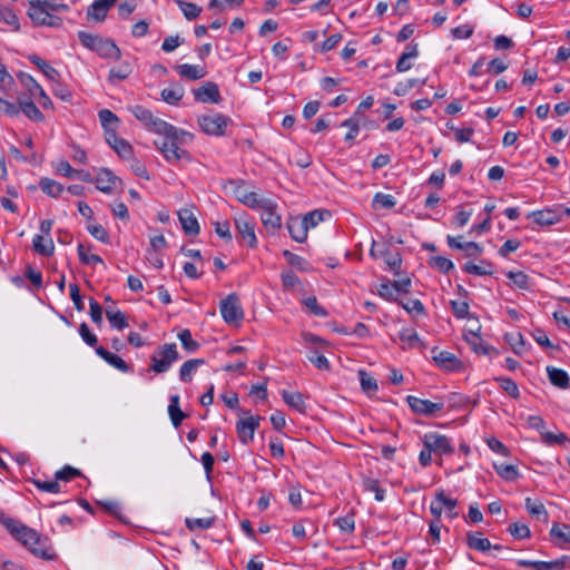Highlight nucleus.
Wrapping results in <instances>:
<instances>
[{"label": "nucleus", "instance_id": "nucleus-1", "mask_svg": "<svg viewBox=\"0 0 570 570\" xmlns=\"http://www.w3.org/2000/svg\"><path fill=\"white\" fill-rule=\"evenodd\" d=\"M78 39L83 47L104 59L118 60L121 57L119 47L110 39L86 31H78Z\"/></svg>", "mask_w": 570, "mask_h": 570}, {"label": "nucleus", "instance_id": "nucleus-2", "mask_svg": "<svg viewBox=\"0 0 570 570\" xmlns=\"http://www.w3.org/2000/svg\"><path fill=\"white\" fill-rule=\"evenodd\" d=\"M187 136H189L187 131L177 128V135L175 137L163 136L161 139L156 140L155 144L166 160L170 163L179 161L180 159L189 158L188 151L180 147V144L185 141V137Z\"/></svg>", "mask_w": 570, "mask_h": 570}, {"label": "nucleus", "instance_id": "nucleus-3", "mask_svg": "<svg viewBox=\"0 0 570 570\" xmlns=\"http://www.w3.org/2000/svg\"><path fill=\"white\" fill-rule=\"evenodd\" d=\"M178 358L179 354L176 344H164L157 353L151 355L150 370L155 373H165Z\"/></svg>", "mask_w": 570, "mask_h": 570}, {"label": "nucleus", "instance_id": "nucleus-4", "mask_svg": "<svg viewBox=\"0 0 570 570\" xmlns=\"http://www.w3.org/2000/svg\"><path fill=\"white\" fill-rule=\"evenodd\" d=\"M3 524L8 531L28 549L32 544L40 542L41 535L36 530L16 521L14 519H7Z\"/></svg>", "mask_w": 570, "mask_h": 570}, {"label": "nucleus", "instance_id": "nucleus-5", "mask_svg": "<svg viewBox=\"0 0 570 570\" xmlns=\"http://www.w3.org/2000/svg\"><path fill=\"white\" fill-rule=\"evenodd\" d=\"M219 311L227 324H236L244 318V312L236 294H229L220 301Z\"/></svg>", "mask_w": 570, "mask_h": 570}, {"label": "nucleus", "instance_id": "nucleus-6", "mask_svg": "<svg viewBox=\"0 0 570 570\" xmlns=\"http://www.w3.org/2000/svg\"><path fill=\"white\" fill-rule=\"evenodd\" d=\"M242 179H228L224 183V187H229L242 204L254 209L258 208L264 199H261L256 193L244 189Z\"/></svg>", "mask_w": 570, "mask_h": 570}, {"label": "nucleus", "instance_id": "nucleus-7", "mask_svg": "<svg viewBox=\"0 0 570 570\" xmlns=\"http://www.w3.org/2000/svg\"><path fill=\"white\" fill-rule=\"evenodd\" d=\"M229 122V118L219 112L204 115L198 118V124L202 130L208 135L223 136Z\"/></svg>", "mask_w": 570, "mask_h": 570}, {"label": "nucleus", "instance_id": "nucleus-8", "mask_svg": "<svg viewBox=\"0 0 570 570\" xmlns=\"http://www.w3.org/2000/svg\"><path fill=\"white\" fill-rule=\"evenodd\" d=\"M422 441L423 446L429 448L432 453L439 455H449L454 452L451 440L448 436L436 432L425 433Z\"/></svg>", "mask_w": 570, "mask_h": 570}, {"label": "nucleus", "instance_id": "nucleus-9", "mask_svg": "<svg viewBox=\"0 0 570 570\" xmlns=\"http://www.w3.org/2000/svg\"><path fill=\"white\" fill-rule=\"evenodd\" d=\"M277 205L269 199H264L257 209L261 210V220L271 233H276L282 226V218L276 213Z\"/></svg>", "mask_w": 570, "mask_h": 570}, {"label": "nucleus", "instance_id": "nucleus-10", "mask_svg": "<svg viewBox=\"0 0 570 570\" xmlns=\"http://www.w3.org/2000/svg\"><path fill=\"white\" fill-rule=\"evenodd\" d=\"M96 188L104 194H112L117 185H122L121 178L116 176L109 168L101 167L98 169L96 177L94 178Z\"/></svg>", "mask_w": 570, "mask_h": 570}, {"label": "nucleus", "instance_id": "nucleus-11", "mask_svg": "<svg viewBox=\"0 0 570 570\" xmlns=\"http://www.w3.org/2000/svg\"><path fill=\"white\" fill-rule=\"evenodd\" d=\"M262 417L259 415H249L246 419H242L236 423V432L239 441L247 445L254 440L255 431L259 426Z\"/></svg>", "mask_w": 570, "mask_h": 570}, {"label": "nucleus", "instance_id": "nucleus-12", "mask_svg": "<svg viewBox=\"0 0 570 570\" xmlns=\"http://www.w3.org/2000/svg\"><path fill=\"white\" fill-rule=\"evenodd\" d=\"M405 401L415 414L426 416L440 412L444 406L443 402H431L429 400H422L413 395H407Z\"/></svg>", "mask_w": 570, "mask_h": 570}, {"label": "nucleus", "instance_id": "nucleus-13", "mask_svg": "<svg viewBox=\"0 0 570 570\" xmlns=\"http://www.w3.org/2000/svg\"><path fill=\"white\" fill-rule=\"evenodd\" d=\"M570 563L569 556H562L553 561H532L520 559L517 564L524 568H533L534 570H564Z\"/></svg>", "mask_w": 570, "mask_h": 570}, {"label": "nucleus", "instance_id": "nucleus-14", "mask_svg": "<svg viewBox=\"0 0 570 570\" xmlns=\"http://www.w3.org/2000/svg\"><path fill=\"white\" fill-rule=\"evenodd\" d=\"M234 223L243 240H245L250 248H255L257 246V238L255 235L254 223L246 214L235 217Z\"/></svg>", "mask_w": 570, "mask_h": 570}, {"label": "nucleus", "instance_id": "nucleus-15", "mask_svg": "<svg viewBox=\"0 0 570 570\" xmlns=\"http://www.w3.org/2000/svg\"><path fill=\"white\" fill-rule=\"evenodd\" d=\"M197 101L204 104H218L222 100L218 85L214 81H207L203 86L193 90Z\"/></svg>", "mask_w": 570, "mask_h": 570}, {"label": "nucleus", "instance_id": "nucleus-16", "mask_svg": "<svg viewBox=\"0 0 570 570\" xmlns=\"http://www.w3.org/2000/svg\"><path fill=\"white\" fill-rule=\"evenodd\" d=\"M463 236H448L446 243L451 249L463 250L469 257H479L483 247L475 242H463Z\"/></svg>", "mask_w": 570, "mask_h": 570}, {"label": "nucleus", "instance_id": "nucleus-17", "mask_svg": "<svg viewBox=\"0 0 570 570\" xmlns=\"http://www.w3.org/2000/svg\"><path fill=\"white\" fill-rule=\"evenodd\" d=\"M528 218H532L540 226H549L561 220V213L557 208H546L529 213Z\"/></svg>", "mask_w": 570, "mask_h": 570}, {"label": "nucleus", "instance_id": "nucleus-18", "mask_svg": "<svg viewBox=\"0 0 570 570\" xmlns=\"http://www.w3.org/2000/svg\"><path fill=\"white\" fill-rule=\"evenodd\" d=\"M286 226L291 237L297 243H304L307 239V227L301 217H289Z\"/></svg>", "mask_w": 570, "mask_h": 570}, {"label": "nucleus", "instance_id": "nucleus-19", "mask_svg": "<svg viewBox=\"0 0 570 570\" xmlns=\"http://www.w3.org/2000/svg\"><path fill=\"white\" fill-rule=\"evenodd\" d=\"M435 363L443 370L453 372L461 367V361L451 352L441 351L433 355Z\"/></svg>", "mask_w": 570, "mask_h": 570}, {"label": "nucleus", "instance_id": "nucleus-20", "mask_svg": "<svg viewBox=\"0 0 570 570\" xmlns=\"http://www.w3.org/2000/svg\"><path fill=\"white\" fill-rule=\"evenodd\" d=\"M178 218L181 224V228L187 235L196 236L199 234L198 222L190 209H180L178 212Z\"/></svg>", "mask_w": 570, "mask_h": 570}, {"label": "nucleus", "instance_id": "nucleus-21", "mask_svg": "<svg viewBox=\"0 0 570 570\" xmlns=\"http://www.w3.org/2000/svg\"><path fill=\"white\" fill-rule=\"evenodd\" d=\"M117 0H95L87 11V16L96 21H104L108 10L114 7Z\"/></svg>", "mask_w": 570, "mask_h": 570}, {"label": "nucleus", "instance_id": "nucleus-22", "mask_svg": "<svg viewBox=\"0 0 570 570\" xmlns=\"http://www.w3.org/2000/svg\"><path fill=\"white\" fill-rule=\"evenodd\" d=\"M29 551L43 560H55L57 559V553L52 549L48 538L40 537V542H37L36 544H32L29 548Z\"/></svg>", "mask_w": 570, "mask_h": 570}, {"label": "nucleus", "instance_id": "nucleus-23", "mask_svg": "<svg viewBox=\"0 0 570 570\" xmlns=\"http://www.w3.org/2000/svg\"><path fill=\"white\" fill-rule=\"evenodd\" d=\"M180 77L186 78L188 80H199L203 79L207 75V70L204 66L198 65H177L175 67Z\"/></svg>", "mask_w": 570, "mask_h": 570}, {"label": "nucleus", "instance_id": "nucleus-24", "mask_svg": "<svg viewBox=\"0 0 570 570\" xmlns=\"http://www.w3.org/2000/svg\"><path fill=\"white\" fill-rule=\"evenodd\" d=\"M96 353L98 356H100L104 361H106L109 365L114 366L115 368L127 373L129 371V365L117 354H114L106 350L102 346L96 347Z\"/></svg>", "mask_w": 570, "mask_h": 570}, {"label": "nucleus", "instance_id": "nucleus-25", "mask_svg": "<svg viewBox=\"0 0 570 570\" xmlns=\"http://www.w3.org/2000/svg\"><path fill=\"white\" fill-rule=\"evenodd\" d=\"M551 540L557 546L570 543V525L567 523L554 522L550 529Z\"/></svg>", "mask_w": 570, "mask_h": 570}, {"label": "nucleus", "instance_id": "nucleus-26", "mask_svg": "<svg viewBox=\"0 0 570 570\" xmlns=\"http://www.w3.org/2000/svg\"><path fill=\"white\" fill-rule=\"evenodd\" d=\"M48 13L43 8V3H40V0L29 1L28 17L36 26H45Z\"/></svg>", "mask_w": 570, "mask_h": 570}, {"label": "nucleus", "instance_id": "nucleus-27", "mask_svg": "<svg viewBox=\"0 0 570 570\" xmlns=\"http://www.w3.org/2000/svg\"><path fill=\"white\" fill-rule=\"evenodd\" d=\"M29 61L41 70V72L51 81H57L60 78L59 71L53 68L48 61L37 55H30Z\"/></svg>", "mask_w": 570, "mask_h": 570}, {"label": "nucleus", "instance_id": "nucleus-28", "mask_svg": "<svg viewBox=\"0 0 570 570\" xmlns=\"http://www.w3.org/2000/svg\"><path fill=\"white\" fill-rule=\"evenodd\" d=\"M147 129L160 135L161 137H175L177 135V128L175 126L157 117L151 119L150 124L147 126Z\"/></svg>", "mask_w": 570, "mask_h": 570}, {"label": "nucleus", "instance_id": "nucleus-29", "mask_svg": "<svg viewBox=\"0 0 570 570\" xmlns=\"http://www.w3.org/2000/svg\"><path fill=\"white\" fill-rule=\"evenodd\" d=\"M283 401L292 409L299 413L306 412V403L304 401V396L301 392H288L286 390L282 391Z\"/></svg>", "mask_w": 570, "mask_h": 570}, {"label": "nucleus", "instance_id": "nucleus-30", "mask_svg": "<svg viewBox=\"0 0 570 570\" xmlns=\"http://www.w3.org/2000/svg\"><path fill=\"white\" fill-rule=\"evenodd\" d=\"M32 247L39 255L49 257L55 252V244L51 237L46 238L42 235H35L32 239Z\"/></svg>", "mask_w": 570, "mask_h": 570}, {"label": "nucleus", "instance_id": "nucleus-31", "mask_svg": "<svg viewBox=\"0 0 570 570\" xmlns=\"http://www.w3.org/2000/svg\"><path fill=\"white\" fill-rule=\"evenodd\" d=\"M18 105L20 107V111H22L30 120L36 122H41L45 120L43 114L35 105L33 101L18 98Z\"/></svg>", "mask_w": 570, "mask_h": 570}, {"label": "nucleus", "instance_id": "nucleus-32", "mask_svg": "<svg viewBox=\"0 0 570 570\" xmlns=\"http://www.w3.org/2000/svg\"><path fill=\"white\" fill-rule=\"evenodd\" d=\"M547 373L551 384L559 389H567L570 385V379L564 370L557 368L553 366L547 367Z\"/></svg>", "mask_w": 570, "mask_h": 570}, {"label": "nucleus", "instance_id": "nucleus-33", "mask_svg": "<svg viewBox=\"0 0 570 570\" xmlns=\"http://www.w3.org/2000/svg\"><path fill=\"white\" fill-rule=\"evenodd\" d=\"M205 364L204 358H191L183 363L179 370V379L181 382L188 383L193 380V374L200 365Z\"/></svg>", "mask_w": 570, "mask_h": 570}, {"label": "nucleus", "instance_id": "nucleus-34", "mask_svg": "<svg viewBox=\"0 0 570 570\" xmlns=\"http://www.w3.org/2000/svg\"><path fill=\"white\" fill-rule=\"evenodd\" d=\"M466 544L470 549L485 552L492 548L489 539L482 538L481 532H468Z\"/></svg>", "mask_w": 570, "mask_h": 570}, {"label": "nucleus", "instance_id": "nucleus-35", "mask_svg": "<svg viewBox=\"0 0 570 570\" xmlns=\"http://www.w3.org/2000/svg\"><path fill=\"white\" fill-rule=\"evenodd\" d=\"M527 511L542 522H548L549 513L542 502L527 498L525 501Z\"/></svg>", "mask_w": 570, "mask_h": 570}, {"label": "nucleus", "instance_id": "nucleus-36", "mask_svg": "<svg viewBox=\"0 0 570 570\" xmlns=\"http://www.w3.org/2000/svg\"><path fill=\"white\" fill-rule=\"evenodd\" d=\"M132 72V67L129 62L124 61L118 67L111 68L108 75L110 83L116 85L118 81L126 80Z\"/></svg>", "mask_w": 570, "mask_h": 570}, {"label": "nucleus", "instance_id": "nucleus-37", "mask_svg": "<svg viewBox=\"0 0 570 570\" xmlns=\"http://www.w3.org/2000/svg\"><path fill=\"white\" fill-rule=\"evenodd\" d=\"M168 414L175 428H178L186 417V414L179 409V395L175 394L170 396Z\"/></svg>", "mask_w": 570, "mask_h": 570}, {"label": "nucleus", "instance_id": "nucleus-38", "mask_svg": "<svg viewBox=\"0 0 570 570\" xmlns=\"http://www.w3.org/2000/svg\"><path fill=\"white\" fill-rule=\"evenodd\" d=\"M466 341L472 351L476 354L490 355L491 352L497 353L494 347L482 343V340L478 333L470 332V336H466Z\"/></svg>", "mask_w": 570, "mask_h": 570}, {"label": "nucleus", "instance_id": "nucleus-39", "mask_svg": "<svg viewBox=\"0 0 570 570\" xmlns=\"http://www.w3.org/2000/svg\"><path fill=\"white\" fill-rule=\"evenodd\" d=\"M39 187L45 194L53 198L59 197L63 191V186L60 183L48 177H42L39 180Z\"/></svg>", "mask_w": 570, "mask_h": 570}, {"label": "nucleus", "instance_id": "nucleus-40", "mask_svg": "<svg viewBox=\"0 0 570 570\" xmlns=\"http://www.w3.org/2000/svg\"><path fill=\"white\" fill-rule=\"evenodd\" d=\"M436 500L443 503V509L446 510V515L450 519H455L459 515L458 511L455 510L458 500L448 497L443 489L436 490Z\"/></svg>", "mask_w": 570, "mask_h": 570}, {"label": "nucleus", "instance_id": "nucleus-41", "mask_svg": "<svg viewBox=\"0 0 570 570\" xmlns=\"http://www.w3.org/2000/svg\"><path fill=\"white\" fill-rule=\"evenodd\" d=\"M98 117L105 131L116 130L120 124L119 118L109 109H101Z\"/></svg>", "mask_w": 570, "mask_h": 570}, {"label": "nucleus", "instance_id": "nucleus-42", "mask_svg": "<svg viewBox=\"0 0 570 570\" xmlns=\"http://www.w3.org/2000/svg\"><path fill=\"white\" fill-rule=\"evenodd\" d=\"M161 99L169 105H177L184 97V88L176 86L174 88H164L160 92Z\"/></svg>", "mask_w": 570, "mask_h": 570}, {"label": "nucleus", "instance_id": "nucleus-43", "mask_svg": "<svg viewBox=\"0 0 570 570\" xmlns=\"http://www.w3.org/2000/svg\"><path fill=\"white\" fill-rule=\"evenodd\" d=\"M215 523V517L210 518H186L185 525L188 530L209 529Z\"/></svg>", "mask_w": 570, "mask_h": 570}, {"label": "nucleus", "instance_id": "nucleus-44", "mask_svg": "<svg viewBox=\"0 0 570 570\" xmlns=\"http://www.w3.org/2000/svg\"><path fill=\"white\" fill-rule=\"evenodd\" d=\"M399 338L403 343L404 348H406V347L413 348V347L417 346L419 344H421V340L415 330L403 328L399 333Z\"/></svg>", "mask_w": 570, "mask_h": 570}, {"label": "nucleus", "instance_id": "nucleus-45", "mask_svg": "<svg viewBox=\"0 0 570 570\" xmlns=\"http://www.w3.org/2000/svg\"><path fill=\"white\" fill-rule=\"evenodd\" d=\"M494 381L500 384V387L508 393L512 399L518 400L520 397V391L517 383L510 379L504 376L494 377Z\"/></svg>", "mask_w": 570, "mask_h": 570}, {"label": "nucleus", "instance_id": "nucleus-46", "mask_svg": "<svg viewBox=\"0 0 570 570\" xmlns=\"http://www.w3.org/2000/svg\"><path fill=\"white\" fill-rule=\"evenodd\" d=\"M176 3L180 8L187 20L196 19L202 12V8L194 2H188L186 0H176Z\"/></svg>", "mask_w": 570, "mask_h": 570}, {"label": "nucleus", "instance_id": "nucleus-47", "mask_svg": "<svg viewBox=\"0 0 570 570\" xmlns=\"http://www.w3.org/2000/svg\"><path fill=\"white\" fill-rule=\"evenodd\" d=\"M325 215L328 216L330 213L327 210L315 209L301 217V219L305 223L307 230H309V228H314L323 222Z\"/></svg>", "mask_w": 570, "mask_h": 570}, {"label": "nucleus", "instance_id": "nucleus-48", "mask_svg": "<svg viewBox=\"0 0 570 570\" xmlns=\"http://www.w3.org/2000/svg\"><path fill=\"white\" fill-rule=\"evenodd\" d=\"M106 316L114 328L124 330L128 326L126 315L121 311L106 309Z\"/></svg>", "mask_w": 570, "mask_h": 570}, {"label": "nucleus", "instance_id": "nucleus-49", "mask_svg": "<svg viewBox=\"0 0 570 570\" xmlns=\"http://www.w3.org/2000/svg\"><path fill=\"white\" fill-rule=\"evenodd\" d=\"M504 340L515 354L521 355L523 353L524 337L520 332L507 333Z\"/></svg>", "mask_w": 570, "mask_h": 570}, {"label": "nucleus", "instance_id": "nucleus-50", "mask_svg": "<svg viewBox=\"0 0 570 570\" xmlns=\"http://www.w3.org/2000/svg\"><path fill=\"white\" fill-rule=\"evenodd\" d=\"M396 200L390 194L376 193L373 197V208L391 209L395 206Z\"/></svg>", "mask_w": 570, "mask_h": 570}, {"label": "nucleus", "instance_id": "nucleus-51", "mask_svg": "<svg viewBox=\"0 0 570 570\" xmlns=\"http://www.w3.org/2000/svg\"><path fill=\"white\" fill-rule=\"evenodd\" d=\"M178 338H179L183 347L188 353H194L200 347L199 343L193 338L191 333L188 328L180 331L178 333Z\"/></svg>", "mask_w": 570, "mask_h": 570}, {"label": "nucleus", "instance_id": "nucleus-52", "mask_svg": "<svg viewBox=\"0 0 570 570\" xmlns=\"http://www.w3.org/2000/svg\"><path fill=\"white\" fill-rule=\"evenodd\" d=\"M497 473L508 482L515 481L520 474L515 465L512 464H500L494 465Z\"/></svg>", "mask_w": 570, "mask_h": 570}, {"label": "nucleus", "instance_id": "nucleus-53", "mask_svg": "<svg viewBox=\"0 0 570 570\" xmlns=\"http://www.w3.org/2000/svg\"><path fill=\"white\" fill-rule=\"evenodd\" d=\"M341 126L348 128V131L346 132L344 139L346 142L353 144L354 139L356 138V136L358 135V131H360L358 119L355 116L351 117V118L344 120L341 124Z\"/></svg>", "mask_w": 570, "mask_h": 570}, {"label": "nucleus", "instance_id": "nucleus-54", "mask_svg": "<svg viewBox=\"0 0 570 570\" xmlns=\"http://www.w3.org/2000/svg\"><path fill=\"white\" fill-rule=\"evenodd\" d=\"M130 112L139 120L146 128L155 117L153 112L144 106L136 105L130 108Z\"/></svg>", "mask_w": 570, "mask_h": 570}, {"label": "nucleus", "instance_id": "nucleus-55", "mask_svg": "<svg viewBox=\"0 0 570 570\" xmlns=\"http://www.w3.org/2000/svg\"><path fill=\"white\" fill-rule=\"evenodd\" d=\"M77 250H78L79 259H80V262L82 264H85V265L100 264L104 267H106V264H105L104 259L99 255H96V254H90L89 255V254H87L85 252V246L82 244L78 245Z\"/></svg>", "mask_w": 570, "mask_h": 570}, {"label": "nucleus", "instance_id": "nucleus-56", "mask_svg": "<svg viewBox=\"0 0 570 570\" xmlns=\"http://www.w3.org/2000/svg\"><path fill=\"white\" fill-rule=\"evenodd\" d=\"M429 264L439 269L441 273L449 274L454 269V264L451 259L443 256H434L430 259Z\"/></svg>", "mask_w": 570, "mask_h": 570}, {"label": "nucleus", "instance_id": "nucleus-57", "mask_svg": "<svg viewBox=\"0 0 570 570\" xmlns=\"http://www.w3.org/2000/svg\"><path fill=\"white\" fill-rule=\"evenodd\" d=\"M507 277L520 289H528L530 287V277L521 271H510L507 273Z\"/></svg>", "mask_w": 570, "mask_h": 570}, {"label": "nucleus", "instance_id": "nucleus-58", "mask_svg": "<svg viewBox=\"0 0 570 570\" xmlns=\"http://www.w3.org/2000/svg\"><path fill=\"white\" fill-rule=\"evenodd\" d=\"M16 88V81L13 77L7 71V68H2L0 71V90L6 94L10 95Z\"/></svg>", "mask_w": 570, "mask_h": 570}, {"label": "nucleus", "instance_id": "nucleus-59", "mask_svg": "<svg viewBox=\"0 0 570 570\" xmlns=\"http://www.w3.org/2000/svg\"><path fill=\"white\" fill-rule=\"evenodd\" d=\"M18 78L32 97H36V95L42 89V87L33 79V77L28 73L20 72Z\"/></svg>", "mask_w": 570, "mask_h": 570}, {"label": "nucleus", "instance_id": "nucleus-60", "mask_svg": "<svg viewBox=\"0 0 570 570\" xmlns=\"http://www.w3.org/2000/svg\"><path fill=\"white\" fill-rule=\"evenodd\" d=\"M362 391L370 394L377 391V383L374 377L361 370L358 372Z\"/></svg>", "mask_w": 570, "mask_h": 570}, {"label": "nucleus", "instance_id": "nucleus-61", "mask_svg": "<svg viewBox=\"0 0 570 570\" xmlns=\"http://www.w3.org/2000/svg\"><path fill=\"white\" fill-rule=\"evenodd\" d=\"M302 303L315 316L326 317L328 315L327 311L318 304L317 298L315 296H308L304 298Z\"/></svg>", "mask_w": 570, "mask_h": 570}, {"label": "nucleus", "instance_id": "nucleus-62", "mask_svg": "<svg viewBox=\"0 0 570 570\" xmlns=\"http://www.w3.org/2000/svg\"><path fill=\"white\" fill-rule=\"evenodd\" d=\"M451 309L453 315L459 320H464L469 317L470 305L465 301H451L450 302Z\"/></svg>", "mask_w": 570, "mask_h": 570}, {"label": "nucleus", "instance_id": "nucleus-63", "mask_svg": "<svg viewBox=\"0 0 570 570\" xmlns=\"http://www.w3.org/2000/svg\"><path fill=\"white\" fill-rule=\"evenodd\" d=\"M87 230L92 237H95L97 240L104 244H108L110 242L108 232L100 224H89L87 226Z\"/></svg>", "mask_w": 570, "mask_h": 570}, {"label": "nucleus", "instance_id": "nucleus-64", "mask_svg": "<svg viewBox=\"0 0 570 570\" xmlns=\"http://www.w3.org/2000/svg\"><path fill=\"white\" fill-rule=\"evenodd\" d=\"M76 476H81V471L70 465H65L62 469L55 473V478L58 480V482H69Z\"/></svg>", "mask_w": 570, "mask_h": 570}]
</instances>
